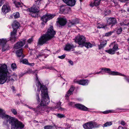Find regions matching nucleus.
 <instances>
[{"instance_id": "obj_54", "label": "nucleus", "mask_w": 129, "mask_h": 129, "mask_svg": "<svg viewBox=\"0 0 129 129\" xmlns=\"http://www.w3.org/2000/svg\"><path fill=\"white\" fill-rule=\"evenodd\" d=\"M61 103L60 102H59L57 104V106L58 107L59 106L60 107V106L61 105Z\"/></svg>"}, {"instance_id": "obj_59", "label": "nucleus", "mask_w": 129, "mask_h": 129, "mask_svg": "<svg viewBox=\"0 0 129 129\" xmlns=\"http://www.w3.org/2000/svg\"><path fill=\"white\" fill-rule=\"evenodd\" d=\"M129 24V23L128 22L127 24H125L124 23L123 25H127Z\"/></svg>"}, {"instance_id": "obj_38", "label": "nucleus", "mask_w": 129, "mask_h": 129, "mask_svg": "<svg viewBox=\"0 0 129 129\" xmlns=\"http://www.w3.org/2000/svg\"><path fill=\"white\" fill-rule=\"evenodd\" d=\"M11 67L14 70L16 68V64L15 63H13L11 64Z\"/></svg>"}, {"instance_id": "obj_41", "label": "nucleus", "mask_w": 129, "mask_h": 129, "mask_svg": "<svg viewBox=\"0 0 129 129\" xmlns=\"http://www.w3.org/2000/svg\"><path fill=\"white\" fill-rule=\"evenodd\" d=\"M36 80L37 81H38V84L40 85V87H41V85H42V86H44V85H42L41 84V83L39 81L38 79V77H37V74H36Z\"/></svg>"}, {"instance_id": "obj_45", "label": "nucleus", "mask_w": 129, "mask_h": 129, "mask_svg": "<svg viewBox=\"0 0 129 129\" xmlns=\"http://www.w3.org/2000/svg\"><path fill=\"white\" fill-rule=\"evenodd\" d=\"M117 129H127V128L125 127H123L121 126H119Z\"/></svg>"}, {"instance_id": "obj_12", "label": "nucleus", "mask_w": 129, "mask_h": 129, "mask_svg": "<svg viewBox=\"0 0 129 129\" xmlns=\"http://www.w3.org/2000/svg\"><path fill=\"white\" fill-rule=\"evenodd\" d=\"M25 39H24L22 41L18 42L14 45V48L18 49L21 48L25 44Z\"/></svg>"}, {"instance_id": "obj_36", "label": "nucleus", "mask_w": 129, "mask_h": 129, "mask_svg": "<svg viewBox=\"0 0 129 129\" xmlns=\"http://www.w3.org/2000/svg\"><path fill=\"white\" fill-rule=\"evenodd\" d=\"M20 62H22V63L25 64H28V60L26 59H24L22 61H20Z\"/></svg>"}, {"instance_id": "obj_17", "label": "nucleus", "mask_w": 129, "mask_h": 129, "mask_svg": "<svg viewBox=\"0 0 129 129\" xmlns=\"http://www.w3.org/2000/svg\"><path fill=\"white\" fill-rule=\"evenodd\" d=\"M71 9L70 7L66 6H62L60 8V11L64 14L68 13L70 11Z\"/></svg>"}, {"instance_id": "obj_28", "label": "nucleus", "mask_w": 129, "mask_h": 129, "mask_svg": "<svg viewBox=\"0 0 129 129\" xmlns=\"http://www.w3.org/2000/svg\"><path fill=\"white\" fill-rule=\"evenodd\" d=\"M93 45L89 42H85L83 46H85L87 48H89L92 47Z\"/></svg>"}, {"instance_id": "obj_14", "label": "nucleus", "mask_w": 129, "mask_h": 129, "mask_svg": "<svg viewBox=\"0 0 129 129\" xmlns=\"http://www.w3.org/2000/svg\"><path fill=\"white\" fill-rule=\"evenodd\" d=\"M56 22L58 23L61 26H64L66 24L67 20L65 18H58Z\"/></svg>"}, {"instance_id": "obj_58", "label": "nucleus", "mask_w": 129, "mask_h": 129, "mask_svg": "<svg viewBox=\"0 0 129 129\" xmlns=\"http://www.w3.org/2000/svg\"><path fill=\"white\" fill-rule=\"evenodd\" d=\"M102 71H100L99 72H97L96 73H95V74H99L100 73H102Z\"/></svg>"}, {"instance_id": "obj_43", "label": "nucleus", "mask_w": 129, "mask_h": 129, "mask_svg": "<svg viewBox=\"0 0 129 129\" xmlns=\"http://www.w3.org/2000/svg\"><path fill=\"white\" fill-rule=\"evenodd\" d=\"M120 124L123 125H124L126 124V123L123 120H121L120 122Z\"/></svg>"}, {"instance_id": "obj_37", "label": "nucleus", "mask_w": 129, "mask_h": 129, "mask_svg": "<svg viewBox=\"0 0 129 129\" xmlns=\"http://www.w3.org/2000/svg\"><path fill=\"white\" fill-rule=\"evenodd\" d=\"M117 29L116 31L117 34H120L122 31V28L121 27H120L119 28Z\"/></svg>"}, {"instance_id": "obj_29", "label": "nucleus", "mask_w": 129, "mask_h": 129, "mask_svg": "<svg viewBox=\"0 0 129 129\" xmlns=\"http://www.w3.org/2000/svg\"><path fill=\"white\" fill-rule=\"evenodd\" d=\"M41 0H35V3L34 5H36V6H38L39 7V6L41 4Z\"/></svg>"}, {"instance_id": "obj_13", "label": "nucleus", "mask_w": 129, "mask_h": 129, "mask_svg": "<svg viewBox=\"0 0 129 129\" xmlns=\"http://www.w3.org/2000/svg\"><path fill=\"white\" fill-rule=\"evenodd\" d=\"M118 49V46L117 45H114L112 49H110L108 50H106L105 52L111 54H113L115 53V52Z\"/></svg>"}, {"instance_id": "obj_8", "label": "nucleus", "mask_w": 129, "mask_h": 129, "mask_svg": "<svg viewBox=\"0 0 129 129\" xmlns=\"http://www.w3.org/2000/svg\"><path fill=\"white\" fill-rule=\"evenodd\" d=\"M7 42L6 39H0V46L2 47L3 51L8 50L9 48V45L6 44Z\"/></svg>"}, {"instance_id": "obj_5", "label": "nucleus", "mask_w": 129, "mask_h": 129, "mask_svg": "<svg viewBox=\"0 0 129 129\" xmlns=\"http://www.w3.org/2000/svg\"><path fill=\"white\" fill-rule=\"evenodd\" d=\"M12 27L13 29V31L11 33V37L10 40L12 42H14L16 40V34L17 33V29L19 26V23L17 21H14L12 24Z\"/></svg>"}, {"instance_id": "obj_32", "label": "nucleus", "mask_w": 129, "mask_h": 129, "mask_svg": "<svg viewBox=\"0 0 129 129\" xmlns=\"http://www.w3.org/2000/svg\"><path fill=\"white\" fill-rule=\"evenodd\" d=\"M15 4L16 7H19L21 6V4L19 2H14Z\"/></svg>"}, {"instance_id": "obj_40", "label": "nucleus", "mask_w": 129, "mask_h": 129, "mask_svg": "<svg viewBox=\"0 0 129 129\" xmlns=\"http://www.w3.org/2000/svg\"><path fill=\"white\" fill-rule=\"evenodd\" d=\"M11 111L12 113L14 115H16L17 114V112L16 111V110L14 109H11Z\"/></svg>"}, {"instance_id": "obj_6", "label": "nucleus", "mask_w": 129, "mask_h": 129, "mask_svg": "<svg viewBox=\"0 0 129 129\" xmlns=\"http://www.w3.org/2000/svg\"><path fill=\"white\" fill-rule=\"evenodd\" d=\"M76 43L83 46L86 42V38L83 36H79L76 38L75 41Z\"/></svg>"}, {"instance_id": "obj_53", "label": "nucleus", "mask_w": 129, "mask_h": 129, "mask_svg": "<svg viewBox=\"0 0 129 129\" xmlns=\"http://www.w3.org/2000/svg\"><path fill=\"white\" fill-rule=\"evenodd\" d=\"M42 55H43L42 54H38V55H37V57L38 58V57H40L41 56H42Z\"/></svg>"}, {"instance_id": "obj_60", "label": "nucleus", "mask_w": 129, "mask_h": 129, "mask_svg": "<svg viewBox=\"0 0 129 129\" xmlns=\"http://www.w3.org/2000/svg\"><path fill=\"white\" fill-rule=\"evenodd\" d=\"M24 75V74H20V77H22Z\"/></svg>"}, {"instance_id": "obj_63", "label": "nucleus", "mask_w": 129, "mask_h": 129, "mask_svg": "<svg viewBox=\"0 0 129 129\" xmlns=\"http://www.w3.org/2000/svg\"><path fill=\"white\" fill-rule=\"evenodd\" d=\"M34 13H32V14H31V15L33 17H34L35 16H34Z\"/></svg>"}, {"instance_id": "obj_1", "label": "nucleus", "mask_w": 129, "mask_h": 129, "mask_svg": "<svg viewBox=\"0 0 129 129\" xmlns=\"http://www.w3.org/2000/svg\"><path fill=\"white\" fill-rule=\"evenodd\" d=\"M0 116L4 118L9 122L11 125L12 129H22L24 126V124L17 119L5 114V112L3 110L0 109Z\"/></svg>"}, {"instance_id": "obj_19", "label": "nucleus", "mask_w": 129, "mask_h": 129, "mask_svg": "<svg viewBox=\"0 0 129 129\" xmlns=\"http://www.w3.org/2000/svg\"><path fill=\"white\" fill-rule=\"evenodd\" d=\"M107 23L109 24H112L113 26L117 23V21L115 18L110 17L108 20Z\"/></svg>"}, {"instance_id": "obj_15", "label": "nucleus", "mask_w": 129, "mask_h": 129, "mask_svg": "<svg viewBox=\"0 0 129 129\" xmlns=\"http://www.w3.org/2000/svg\"><path fill=\"white\" fill-rule=\"evenodd\" d=\"M2 12L5 14L10 12L11 9L10 6L8 5H4L3 6L2 9Z\"/></svg>"}, {"instance_id": "obj_47", "label": "nucleus", "mask_w": 129, "mask_h": 129, "mask_svg": "<svg viewBox=\"0 0 129 129\" xmlns=\"http://www.w3.org/2000/svg\"><path fill=\"white\" fill-rule=\"evenodd\" d=\"M33 41V39L32 38H31L29 39L28 40V42L29 43H30L31 42Z\"/></svg>"}, {"instance_id": "obj_64", "label": "nucleus", "mask_w": 129, "mask_h": 129, "mask_svg": "<svg viewBox=\"0 0 129 129\" xmlns=\"http://www.w3.org/2000/svg\"><path fill=\"white\" fill-rule=\"evenodd\" d=\"M127 11L129 12V8H127Z\"/></svg>"}, {"instance_id": "obj_55", "label": "nucleus", "mask_w": 129, "mask_h": 129, "mask_svg": "<svg viewBox=\"0 0 129 129\" xmlns=\"http://www.w3.org/2000/svg\"><path fill=\"white\" fill-rule=\"evenodd\" d=\"M69 104L70 106H73L74 104V103L73 102H71L69 103Z\"/></svg>"}, {"instance_id": "obj_18", "label": "nucleus", "mask_w": 129, "mask_h": 129, "mask_svg": "<svg viewBox=\"0 0 129 129\" xmlns=\"http://www.w3.org/2000/svg\"><path fill=\"white\" fill-rule=\"evenodd\" d=\"M63 2L68 6H73L75 4V0H62Z\"/></svg>"}, {"instance_id": "obj_24", "label": "nucleus", "mask_w": 129, "mask_h": 129, "mask_svg": "<svg viewBox=\"0 0 129 129\" xmlns=\"http://www.w3.org/2000/svg\"><path fill=\"white\" fill-rule=\"evenodd\" d=\"M74 90V88L72 86L70 89L67 92L66 95V97H68L72 94V92Z\"/></svg>"}, {"instance_id": "obj_22", "label": "nucleus", "mask_w": 129, "mask_h": 129, "mask_svg": "<svg viewBox=\"0 0 129 129\" xmlns=\"http://www.w3.org/2000/svg\"><path fill=\"white\" fill-rule=\"evenodd\" d=\"M75 47L74 45H71L69 43L66 44L64 48V50L67 51H69L73 49Z\"/></svg>"}, {"instance_id": "obj_48", "label": "nucleus", "mask_w": 129, "mask_h": 129, "mask_svg": "<svg viewBox=\"0 0 129 129\" xmlns=\"http://www.w3.org/2000/svg\"><path fill=\"white\" fill-rule=\"evenodd\" d=\"M12 90L13 92H15V88L13 86H12Z\"/></svg>"}, {"instance_id": "obj_23", "label": "nucleus", "mask_w": 129, "mask_h": 129, "mask_svg": "<svg viewBox=\"0 0 129 129\" xmlns=\"http://www.w3.org/2000/svg\"><path fill=\"white\" fill-rule=\"evenodd\" d=\"M77 82L79 84L83 85H87L88 84V80L85 79L78 81Z\"/></svg>"}, {"instance_id": "obj_46", "label": "nucleus", "mask_w": 129, "mask_h": 129, "mask_svg": "<svg viewBox=\"0 0 129 129\" xmlns=\"http://www.w3.org/2000/svg\"><path fill=\"white\" fill-rule=\"evenodd\" d=\"M103 27H104V26L103 25H101V24H99V25H98V28H101Z\"/></svg>"}, {"instance_id": "obj_33", "label": "nucleus", "mask_w": 129, "mask_h": 129, "mask_svg": "<svg viewBox=\"0 0 129 129\" xmlns=\"http://www.w3.org/2000/svg\"><path fill=\"white\" fill-rule=\"evenodd\" d=\"M37 91L39 93H40V90L39 89H38L37 90ZM39 94H37L36 96V99L38 102H40V99L39 96Z\"/></svg>"}, {"instance_id": "obj_39", "label": "nucleus", "mask_w": 129, "mask_h": 129, "mask_svg": "<svg viewBox=\"0 0 129 129\" xmlns=\"http://www.w3.org/2000/svg\"><path fill=\"white\" fill-rule=\"evenodd\" d=\"M57 116L58 117L61 118L65 117L64 115L60 114H58Z\"/></svg>"}, {"instance_id": "obj_42", "label": "nucleus", "mask_w": 129, "mask_h": 129, "mask_svg": "<svg viewBox=\"0 0 129 129\" xmlns=\"http://www.w3.org/2000/svg\"><path fill=\"white\" fill-rule=\"evenodd\" d=\"M65 54H63L61 56H59L58 57L59 58L62 59L65 58Z\"/></svg>"}, {"instance_id": "obj_34", "label": "nucleus", "mask_w": 129, "mask_h": 129, "mask_svg": "<svg viewBox=\"0 0 129 129\" xmlns=\"http://www.w3.org/2000/svg\"><path fill=\"white\" fill-rule=\"evenodd\" d=\"M14 17L15 18H18L19 17L20 15L19 12H17L16 14H14Z\"/></svg>"}, {"instance_id": "obj_10", "label": "nucleus", "mask_w": 129, "mask_h": 129, "mask_svg": "<svg viewBox=\"0 0 129 129\" xmlns=\"http://www.w3.org/2000/svg\"><path fill=\"white\" fill-rule=\"evenodd\" d=\"M55 16L54 14H46L44 15L41 18L42 20L45 22H46L47 21L53 18Z\"/></svg>"}, {"instance_id": "obj_62", "label": "nucleus", "mask_w": 129, "mask_h": 129, "mask_svg": "<svg viewBox=\"0 0 129 129\" xmlns=\"http://www.w3.org/2000/svg\"><path fill=\"white\" fill-rule=\"evenodd\" d=\"M16 95L18 96H19L21 95V94L19 93L17 94Z\"/></svg>"}, {"instance_id": "obj_25", "label": "nucleus", "mask_w": 129, "mask_h": 129, "mask_svg": "<svg viewBox=\"0 0 129 129\" xmlns=\"http://www.w3.org/2000/svg\"><path fill=\"white\" fill-rule=\"evenodd\" d=\"M79 21L77 19L73 20L72 21L69 22L68 24L69 27H71V25L79 23Z\"/></svg>"}, {"instance_id": "obj_56", "label": "nucleus", "mask_w": 129, "mask_h": 129, "mask_svg": "<svg viewBox=\"0 0 129 129\" xmlns=\"http://www.w3.org/2000/svg\"><path fill=\"white\" fill-rule=\"evenodd\" d=\"M107 12H109V13H110V11L109 10H107V12H105V15H107V14H107V13H106Z\"/></svg>"}, {"instance_id": "obj_11", "label": "nucleus", "mask_w": 129, "mask_h": 129, "mask_svg": "<svg viewBox=\"0 0 129 129\" xmlns=\"http://www.w3.org/2000/svg\"><path fill=\"white\" fill-rule=\"evenodd\" d=\"M27 10L30 12L37 13L39 11L40 9L38 6H36V5H34L30 8L28 9Z\"/></svg>"}, {"instance_id": "obj_44", "label": "nucleus", "mask_w": 129, "mask_h": 129, "mask_svg": "<svg viewBox=\"0 0 129 129\" xmlns=\"http://www.w3.org/2000/svg\"><path fill=\"white\" fill-rule=\"evenodd\" d=\"M46 69H49L50 70L54 69V68L52 67H46Z\"/></svg>"}, {"instance_id": "obj_31", "label": "nucleus", "mask_w": 129, "mask_h": 129, "mask_svg": "<svg viewBox=\"0 0 129 129\" xmlns=\"http://www.w3.org/2000/svg\"><path fill=\"white\" fill-rule=\"evenodd\" d=\"M44 129H54V127L52 125H48L45 126L44 127Z\"/></svg>"}, {"instance_id": "obj_9", "label": "nucleus", "mask_w": 129, "mask_h": 129, "mask_svg": "<svg viewBox=\"0 0 129 129\" xmlns=\"http://www.w3.org/2000/svg\"><path fill=\"white\" fill-rule=\"evenodd\" d=\"M96 124L95 122L90 121L86 123L83 125V126L85 129H91L93 128Z\"/></svg>"}, {"instance_id": "obj_35", "label": "nucleus", "mask_w": 129, "mask_h": 129, "mask_svg": "<svg viewBox=\"0 0 129 129\" xmlns=\"http://www.w3.org/2000/svg\"><path fill=\"white\" fill-rule=\"evenodd\" d=\"M113 32V31H111L106 33L105 34V36L107 37L109 36H110Z\"/></svg>"}, {"instance_id": "obj_50", "label": "nucleus", "mask_w": 129, "mask_h": 129, "mask_svg": "<svg viewBox=\"0 0 129 129\" xmlns=\"http://www.w3.org/2000/svg\"><path fill=\"white\" fill-rule=\"evenodd\" d=\"M110 111H104V112H103V113L104 114H107V113H109V112H110Z\"/></svg>"}, {"instance_id": "obj_57", "label": "nucleus", "mask_w": 129, "mask_h": 129, "mask_svg": "<svg viewBox=\"0 0 129 129\" xmlns=\"http://www.w3.org/2000/svg\"><path fill=\"white\" fill-rule=\"evenodd\" d=\"M122 11V13H125L126 14V12L125 11V10H123Z\"/></svg>"}, {"instance_id": "obj_3", "label": "nucleus", "mask_w": 129, "mask_h": 129, "mask_svg": "<svg viewBox=\"0 0 129 129\" xmlns=\"http://www.w3.org/2000/svg\"><path fill=\"white\" fill-rule=\"evenodd\" d=\"M55 33V31L53 30V26H51L48 29L46 33L39 38L38 44L43 45L47 43L48 41L54 37Z\"/></svg>"}, {"instance_id": "obj_52", "label": "nucleus", "mask_w": 129, "mask_h": 129, "mask_svg": "<svg viewBox=\"0 0 129 129\" xmlns=\"http://www.w3.org/2000/svg\"><path fill=\"white\" fill-rule=\"evenodd\" d=\"M60 108L59 109V110H60V111H63V110L64 109L63 108H61L60 107H59Z\"/></svg>"}, {"instance_id": "obj_27", "label": "nucleus", "mask_w": 129, "mask_h": 129, "mask_svg": "<svg viewBox=\"0 0 129 129\" xmlns=\"http://www.w3.org/2000/svg\"><path fill=\"white\" fill-rule=\"evenodd\" d=\"M101 0H94V1L92 3V4H93V6H98L99 5L100 3V1ZM92 3H91L90 4V6H92Z\"/></svg>"}, {"instance_id": "obj_4", "label": "nucleus", "mask_w": 129, "mask_h": 129, "mask_svg": "<svg viewBox=\"0 0 129 129\" xmlns=\"http://www.w3.org/2000/svg\"><path fill=\"white\" fill-rule=\"evenodd\" d=\"M40 90L42 92V97L40 105L42 106L47 105L49 102L50 100L48 93L47 88L45 86H41Z\"/></svg>"}, {"instance_id": "obj_61", "label": "nucleus", "mask_w": 129, "mask_h": 129, "mask_svg": "<svg viewBox=\"0 0 129 129\" xmlns=\"http://www.w3.org/2000/svg\"><path fill=\"white\" fill-rule=\"evenodd\" d=\"M126 80V81L128 82H129V79H128V78H125Z\"/></svg>"}, {"instance_id": "obj_21", "label": "nucleus", "mask_w": 129, "mask_h": 129, "mask_svg": "<svg viewBox=\"0 0 129 129\" xmlns=\"http://www.w3.org/2000/svg\"><path fill=\"white\" fill-rule=\"evenodd\" d=\"M75 106L78 109L84 111H86L88 110V108L81 104H75Z\"/></svg>"}, {"instance_id": "obj_30", "label": "nucleus", "mask_w": 129, "mask_h": 129, "mask_svg": "<svg viewBox=\"0 0 129 129\" xmlns=\"http://www.w3.org/2000/svg\"><path fill=\"white\" fill-rule=\"evenodd\" d=\"M112 124V122H107L104 124H103L104 127H106L109 126L111 125Z\"/></svg>"}, {"instance_id": "obj_49", "label": "nucleus", "mask_w": 129, "mask_h": 129, "mask_svg": "<svg viewBox=\"0 0 129 129\" xmlns=\"http://www.w3.org/2000/svg\"><path fill=\"white\" fill-rule=\"evenodd\" d=\"M3 2L2 0L0 1V7L3 4Z\"/></svg>"}, {"instance_id": "obj_2", "label": "nucleus", "mask_w": 129, "mask_h": 129, "mask_svg": "<svg viewBox=\"0 0 129 129\" xmlns=\"http://www.w3.org/2000/svg\"><path fill=\"white\" fill-rule=\"evenodd\" d=\"M8 71L7 66L5 64H0V84H3L7 81L13 82L16 76L14 75L10 76Z\"/></svg>"}, {"instance_id": "obj_51", "label": "nucleus", "mask_w": 129, "mask_h": 129, "mask_svg": "<svg viewBox=\"0 0 129 129\" xmlns=\"http://www.w3.org/2000/svg\"><path fill=\"white\" fill-rule=\"evenodd\" d=\"M69 63L71 65H72L73 64V61L71 60H70L69 61Z\"/></svg>"}, {"instance_id": "obj_26", "label": "nucleus", "mask_w": 129, "mask_h": 129, "mask_svg": "<svg viewBox=\"0 0 129 129\" xmlns=\"http://www.w3.org/2000/svg\"><path fill=\"white\" fill-rule=\"evenodd\" d=\"M107 41H103L101 43V44L99 46V48L100 49L104 47L106 44Z\"/></svg>"}, {"instance_id": "obj_20", "label": "nucleus", "mask_w": 129, "mask_h": 129, "mask_svg": "<svg viewBox=\"0 0 129 129\" xmlns=\"http://www.w3.org/2000/svg\"><path fill=\"white\" fill-rule=\"evenodd\" d=\"M43 106L40 105H38L35 109H34V110L36 113H40L44 110V108Z\"/></svg>"}, {"instance_id": "obj_16", "label": "nucleus", "mask_w": 129, "mask_h": 129, "mask_svg": "<svg viewBox=\"0 0 129 129\" xmlns=\"http://www.w3.org/2000/svg\"><path fill=\"white\" fill-rule=\"evenodd\" d=\"M16 54L18 57L20 59H22L25 56V55L23 53L22 49L17 50L16 52Z\"/></svg>"}, {"instance_id": "obj_7", "label": "nucleus", "mask_w": 129, "mask_h": 129, "mask_svg": "<svg viewBox=\"0 0 129 129\" xmlns=\"http://www.w3.org/2000/svg\"><path fill=\"white\" fill-rule=\"evenodd\" d=\"M101 70L105 71V72L108 73L110 75H120L123 76H125V75L122 74L120 73H119L117 72L112 71H111L110 69L109 68H102Z\"/></svg>"}]
</instances>
